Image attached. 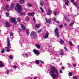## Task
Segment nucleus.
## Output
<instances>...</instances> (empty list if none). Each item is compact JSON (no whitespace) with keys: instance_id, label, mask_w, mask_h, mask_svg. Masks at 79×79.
I'll use <instances>...</instances> for the list:
<instances>
[{"instance_id":"obj_1","label":"nucleus","mask_w":79,"mask_h":79,"mask_svg":"<svg viewBox=\"0 0 79 79\" xmlns=\"http://www.w3.org/2000/svg\"><path fill=\"white\" fill-rule=\"evenodd\" d=\"M51 71L49 72L50 76L53 78H56L59 76V72L58 71L55 67L51 68Z\"/></svg>"},{"instance_id":"obj_2","label":"nucleus","mask_w":79,"mask_h":79,"mask_svg":"<svg viewBox=\"0 0 79 79\" xmlns=\"http://www.w3.org/2000/svg\"><path fill=\"white\" fill-rule=\"evenodd\" d=\"M7 47H6V49H7L6 51L7 52H9L10 51V46H11V44H10V39L9 37H7Z\"/></svg>"},{"instance_id":"obj_3","label":"nucleus","mask_w":79,"mask_h":79,"mask_svg":"<svg viewBox=\"0 0 79 79\" xmlns=\"http://www.w3.org/2000/svg\"><path fill=\"white\" fill-rule=\"evenodd\" d=\"M36 35H37V33L35 31L32 32L30 35L31 37L33 39H36Z\"/></svg>"},{"instance_id":"obj_4","label":"nucleus","mask_w":79,"mask_h":79,"mask_svg":"<svg viewBox=\"0 0 79 79\" xmlns=\"http://www.w3.org/2000/svg\"><path fill=\"white\" fill-rule=\"evenodd\" d=\"M16 6L17 7V9L19 13H21V6H20V4H16Z\"/></svg>"},{"instance_id":"obj_5","label":"nucleus","mask_w":79,"mask_h":79,"mask_svg":"<svg viewBox=\"0 0 79 79\" xmlns=\"http://www.w3.org/2000/svg\"><path fill=\"white\" fill-rule=\"evenodd\" d=\"M54 32L55 33V35L57 36V37H60L59 35V33H58V28H56L54 30Z\"/></svg>"},{"instance_id":"obj_6","label":"nucleus","mask_w":79,"mask_h":79,"mask_svg":"<svg viewBox=\"0 0 79 79\" xmlns=\"http://www.w3.org/2000/svg\"><path fill=\"white\" fill-rule=\"evenodd\" d=\"M33 51L34 52L35 54L37 56H39L40 55V52L36 49H34Z\"/></svg>"},{"instance_id":"obj_7","label":"nucleus","mask_w":79,"mask_h":79,"mask_svg":"<svg viewBox=\"0 0 79 79\" xmlns=\"http://www.w3.org/2000/svg\"><path fill=\"white\" fill-rule=\"evenodd\" d=\"M11 23H14V24H17V21H16V19L15 18H11Z\"/></svg>"},{"instance_id":"obj_8","label":"nucleus","mask_w":79,"mask_h":79,"mask_svg":"<svg viewBox=\"0 0 79 79\" xmlns=\"http://www.w3.org/2000/svg\"><path fill=\"white\" fill-rule=\"evenodd\" d=\"M49 35V33L48 32H46V34L44 36V39H48V36Z\"/></svg>"},{"instance_id":"obj_9","label":"nucleus","mask_w":79,"mask_h":79,"mask_svg":"<svg viewBox=\"0 0 79 79\" xmlns=\"http://www.w3.org/2000/svg\"><path fill=\"white\" fill-rule=\"evenodd\" d=\"M5 24L6 27H10V24L8 22H6Z\"/></svg>"},{"instance_id":"obj_10","label":"nucleus","mask_w":79,"mask_h":79,"mask_svg":"<svg viewBox=\"0 0 79 79\" xmlns=\"http://www.w3.org/2000/svg\"><path fill=\"white\" fill-rule=\"evenodd\" d=\"M19 2L20 4H23V3H24V0H20L19 1Z\"/></svg>"},{"instance_id":"obj_11","label":"nucleus","mask_w":79,"mask_h":79,"mask_svg":"<svg viewBox=\"0 0 79 79\" xmlns=\"http://www.w3.org/2000/svg\"><path fill=\"white\" fill-rule=\"evenodd\" d=\"M68 3H69V1L68 0H65V3L66 5L68 6L69 5V4Z\"/></svg>"},{"instance_id":"obj_12","label":"nucleus","mask_w":79,"mask_h":79,"mask_svg":"<svg viewBox=\"0 0 79 79\" xmlns=\"http://www.w3.org/2000/svg\"><path fill=\"white\" fill-rule=\"evenodd\" d=\"M35 27L37 29H39L40 27V24H36L35 26Z\"/></svg>"},{"instance_id":"obj_13","label":"nucleus","mask_w":79,"mask_h":79,"mask_svg":"<svg viewBox=\"0 0 79 79\" xmlns=\"http://www.w3.org/2000/svg\"><path fill=\"white\" fill-rule=\"evenodd\" d=\"M21 26L22 27V29L24 31L26 30V27H25V26H24V25L21 24Z\"/></svg>"},{"instance_id":"obj_14","label":"nucleus","mask_w":79,"mask_h":79,"mask_svg":"<svg viewBox=\"0 0 79 79\" xmlns=\"http://www.w3.org/2000/svg\"><path fill=\"white\" fill-rule=\"evenodd\" d=\"M26 33L28 35H29V30H28V29H26Z\"/></svg>"},{"instance_id":"obj_15","label":"nucleus","mask_w":79,"mask_h":79,"mask_svg":"<svg viewBox=\"0 0 79 79\" xmlns=\"http://www.w3.org/2000/svg\"><path fill=\"white\" fill-rule=\"evenodd\" d=\"M35 46L36 47H37L38 48H40V45L38 44H35Z\"/></svg>"},{"instance_id":"obj_16","label":"nucleus","mask_w":79,"mask_h":79,"mask_svg":"<svg viewBox=\"0 0 79 79\" xmlns=\"http://www.w3.org/2000/svg\"><path fill=\"white\" fill-rule=\"evenodd\" d=\"M27 15L28 16H34V13H28Z\"/></svg>"},{"instance_id":"obj_17","label":"nucleus","mask_w":79,"mask_h":79,"mask_svg":"<svg viewBox=\"0 0 79 79\" xmlns=\"http://www.w3.org/2000/svg\"><path fill=\"white\" fill-rule=\"evenodd\" d=\"M60 43L61 44H64V41L63 40L61 39L60 41Z\"/></svg>"},{"instance_id":"obj_18","label":"nucleus","mask_w":79,"mask_h":79,"mask_svg":"<svg viewBox=\"0 0 79 79\" xmlns=\"http://www.w3.org/2000/svg\"><path fill=\"white\" fill-rule=\"evenodd\" d=\"M48 23H49V24H51L52 23V20H51V19H49L48 20V22H47Z\"/></svg>"},{"instance_id":"obj_19","label":"nucleus","mask_w":79,"mask_h":79,"mask_svg":"<svg viewBox=\"0 0 79 79\" xmlns=\"http://www.w3.org/2000/svg\"><path fill=\"white\" fill-rule=\"evenodd\" d=\"M64 55V51L62 50L60 52V55Z\"/></svg>"},{"instance_id":"obj_20","label":"nucleus","mask_w":79,"mask_h":79,"mask_svg":"<svg viewBox=\"0 0 79 79\" xmlns=\"http://www.w3.org/2000/svg\"><path fill=\"white\" fill-rule=\"evenodd\" d=\"M69 44L71 47L73 46V43H72V42L71 41H69Z\"/></svg>"},{"instance_id":"obj_21","label":"nucleus","mask_w":79,"mask_h":79,"mask_svg":"<svg viewBox=\"0 0 79 79\" xmlns=\"http://www.w3.org/2000/svg\"><path fill=\"white\" fill-rule=\"evenodd\" d=\"M9 7L10 6H9V5L7 4L6 6L5 7V8H6V10H7V9H8V8H9Z\"/></svg>"},{"instance_id":"obj_22","label":"nucleus","mask_w":79,"mask_h":79,"mask_svg":"<svg viewBox=\"0 0 79 79\" xmlns=\"http://www.w3.org/2000/svg\"><path fill=\"white\" fill-rule=\"evenodd\" d=\"M65 19L66 21H68V22H69L70 21V20H69V19L67 18L66 16L65 17Z\"/></svg>"},{"instance_id":"obj_23","label":"nucleus","mask_w":79,"mask_h":79,"mask_svg":"<svg viewBox=\"0 0 79 79\" xmlns=\"http://www.w3.org/2000/svg\"><path fill=\"white\" fill-rule=\"evenodd\" d=\"M27 6L29 7H32V4L30 3H28L27 4Z\"/></svg>"},{"instance_id":"obj_24","label":"nucleus","mask_w":79,"mask_h":79,"mask_svg":"<svg viewBox=\"0 0 79 79\" xmlns=\"http://www.w3.org/2000/svg\"><path fill=\"white\" fill-rule=\"evenodd\" d=\"M74 22H72L69 24V26H70V27L72 26H73V25L74 24Z\"/></svg>"},{"instance_id":"obj_25","label":"nucleus","mask_w":79,"mask_h":79,"mask_svg":"<svg viewBox=\"0 0 79 79\" xmlns=\"http://www.w3.org/2000/svg\"><path fill=\"white\" fill-rule=\"evenodd\" d=\"M4 65L2 64V62L0 61V67H3Z\"/></svg>"},{"instance_id":"obj_26","label":"nucleus","mask_w":79,"mask_h":79,"mask_svg":"<svg viewBox=\"0 0 79 79\" xmlns=\"http://www.w3.org/2000/svg\"><path fill=\"white\" fill-rule=\"evenodd\" d=\"M15 7V4H12L11 5V8H14V7Z\"/></svg>"},{"instance_id":"obj_27","label":"nucleus","mask_w":79,"mask_h":79,"mask_svg":"<svg viewBox=\"0 0 79 79\" xmlns=\"http://www.w3.org/2000/svg\"><path fill=\"white\" fill-rule=\"evenodd\" d=\"M35 63L36 64H39V60H37L35 61Z\"/></svg>"},{"instance_id":"obj_28","label":"nucleus","mask_w":79,"mask_h":79,"mask_svg":"<svg viewBox=\"0 0 79 79\" xmlns=\"http://www.w3.org/2000/svg\"><path fill=\"white\" fill-rule=\"evenodd\" d=\"M40 9L42 13H44V9L42 8L41 7H40Z\"/></svg>"},{"instance_id":"obj_29","label":"nucleus","mask_w":79,"mask_h":79,"mask_svg":"<svg viewBox=\"0 0 79 79\" xmlns=\"http://www.w3.org/2000/svg\"><path fill=\"white\" fill-rule=\"evenodd\" d=\"M4 52H5V49L4 48H3L2 50L1 51V53H3Z\"/></svg>"},{"instance_id":"obj_30","label":"nucleus","mask_w":79,"mask_h":79,"mask_svg":"<svg viewBox=\"0 0 79 79\" xmlns=\"http://www.w3.org/2000/svg\"><path fill=\"white\" fill-rule=\"evenodd\" d=\"M73 4L75 6H77V3L76 2H74Z\"/></svg>"},{"instance_id":"obj_31","label":"nucleus","mask_w":79,"mask_h":79,"mask_svg":"<svg viewBox=\"0 0 79 79\" xmlns=\"http://www.w3.org/2000/svg\"><path fill=\"white\" fill-rule=\"evenodd\" d=\"M40 5L41 6H44V3L42 2V1H40Z\"/></svg>"},{"instance_id":"obj_32","label":"nucleus","mask_w":79,"mask_h":79,"mask_svg":"<svg viewBox=\"0 0 79 79\" xmlns=\"http://www.w3.org/2000/svg\"><path fill=\"white\" fill-rule=\"evenodd\" d=\"M17 21L18 22H21V19H20V18H18L17 19Z\"/></svg>"},{"instance_id":"obj_33","label":"nucleus","mask_w":79,"mask_h":79,"mask_svg":"<svg viewBox=\"0 0 79 79\" xmlns=\"http://www.w3.org/2000/svg\"><path fill=\"white\" fill-rule=\"evenodd\" d=\"M69 74L70 76H73V73L71 72L69 73Z\"/></svg>"},{"instance_id":"obj_34","label":"nucleus","mask_w":79,"mask_h":79,"mask_svg":"<svg viewBox=\"0 0 79 79\" xmlns=\"http://www.w3.org/2000/svg\"><path fill=\"white\" fill-rule=\"evenodd\" d=\"M25 19L27 21H28L29 19V18L27 16L26 17Z\"/></svg>"},{"instance_id":"obj_35","label":"nucleus","mask_w":79,"mask_h":79,"mask_svg":"<svg viewBox=\"0 0 79 79\" xmlns=\"http://www.w3.org/2000/svg\"><path fill=\"white\" fill-rule=\"evenodd\" d=\"M52 21H56V18L54 17L53 19H52Z\"/></svg>"},{"instance_id":"obj_36","label":"nucleus","mask_w":79,"mask_h":79,"mask_svg":"<svg viewBox=\"0 0 79 79\" xmlns=\"http://www.w3.org/2000/svg\"><path fill=\"white\" fill-rule=\"evenodd\" d=\"M10 58V60H12L13 59V56L11 55H10L9 56Z\"/></svg>"},{"instance_id":"obj_37","label":"nucleus","mask_w":79,"mask_h":79,"mask_svg":"<svg viewBox=\"0 0 79 79\" xmlns=\"http://www.w3.org/2000/svg\"><path fill=\"white\" fill-rule=\"evenodd\" d=\"M6 15L7 17H9V14L8 12H6Z\"/></svg>"},{"instance_id":"obj_38","label":"nucleus","mask_w":79,"mask_h":79,"mask_svg":"<svg viewBox=\"0 0 79 79\" xmlns=\"http://www.w3.org/2000/svg\"><path fill=\"white\" fill-rule=\"evenodd\" d=\"M67 65H68V66H72V65L71 64L69 63H68Z\"/></svg>"},{"instance_id":"obj_39","label":"nucleus","mask_w":79,"mask_h":79,"mask_svg":"<svg viewBox=\"0 0 79 79\" xmlns=\"http://www.w3.org/2000/svg\"><path fill=\"white\" fill-rule=\"evenodd\" d=\"M57 11H55L54 12V15H56V13H57Z\"/></svg>"},{"instance_id":"obj_40","label":"nucleus","mask_w":79,"mask_h":79,"mask_svg":"<svg viewBox=\"0 0 79 79\" xmlns=\"http://www.w3.org/2000/svg\"><path fill=\"white\" fill-rule=\"evenodd\" d=\"M10 36H13V34L12 32H10Z\"/></svg>"},{"instance_id":"obj_41","label":"nucleus","mask_w":79,"mask_h":79,"mask_svg":"<svg viewBox=\"0 0 79 79\" xmlns=\"http://www.w3.org/2000/svg\"><path fill=\"white\" fill-rule=\"evenodd\" d=\"M59 27H60V28H61V29L63 28V25H60L59 26Z\"/></svg>"},{"instance_id":"obj_42","label":"nucleus","mask_w":79,"mask_h":79,"mask_svg":"<svg viewBox=\"0 0 79 79\" xmlns=\"http://www.w3.org/2000/svg\"><path fill=\"white\" fill-rule=\"evenodd\" d=\"M40 61L41 62V63H42V64H44V61L41 60H40Z\"/></svg>"},{"instance_id":"obj_43","label":"nucleus","mask_w":79,"mask_h":79,"mask_svg":"<svg viewBox=\"0 0 79 79\" xmlns=\"http://www.w3.org/2000/svg\"><path fill=\"white\" fill-rule=\"evenodd\" d=\"M64 50H65L66 51H68V49L66 48V47H64Z\"/></svg>"},{"instance_id":"obj_44","label":"nucleus","mask_w":79,"mask_h":79,"mask_svg":"<svg viewBox=\"0 0 79 79\" xmlns=\"http://www.w3.org/2000/svg\"><path fill=\"white\" fill-rule=\"evenodd\" d=\"M73 79H77V77H76V76H75L74 77H73Z\"/></svg>"},{"instance_id":"obj_45","label":"nucleus","mask_w":79,"mask_h":79,"mask_svg":"<svg viewBox=\"0 0 79 79\" xmlns=\"http://www.w3.org/2000/svg\"><path fill=\"white\" fill-rule=\"evenodd\" d=\"M47 15H51V13L50 12L48 13Z\"/></svg>"},{"instance_id":"obj_46","label":"nucleus","mask_w":79,"mask_h":79,"mask_svg":"<svg viewBox=\"0 0 79 79\" xmlns=\"http://www.w3.org/2000/svg\"><path fill=\"white\" fill-rule=\"evenodd\" d=\"M73 66H74V67H76V64H73Z\"/></svg>"},{"instance_id":"obj_47","label":"nucleus","mask_w":79,"mask_h":79,"mask_svg":"<svg viewBox=\"0 0 79 79\" xmlns=\"http://www.w3.org/2000/svg\"><path fill=\"white\" fill-rule=\"evenodd\" d=\"M74 2V0H71V2H72V3H73Z\"/></svg>"},{"instance_id":"obj_48","label":"nucleus","mask_w":79,"mask_h":79,"mask_svg":"<svg viewBox=\"0 0 79 79\" xmlns=\"http://www.w3.org/2000/svg\"><path fill=\"white\" fill-rule=\"evenodd\" d=\"M6 72H7V74H8L9 73V70H6Z\"/></svg>"},{"instance_id":"obj_49","label":"nucleus","mask_w":79,"mask_h":79,"mask_svg":"<svg viewBox=\"0 0 79 79\" xmlns=\"http://www.w3.org/2000/svg\"><path fill=\"white\" fill-rule=\"evenodd\" d=\"M33 19L35 22V18H33Z\"/></svg>"},{"instance_id":"obj_50","label":"nucleus","mask_w":79,"mask_h":79,"mask_svg":"<svg viewBox=\"0 0 79 79\" xmlns=\"http://www.w3.org/2000/svg\"><path fill=\"white\" fill-rule=\"evenodd\" d=\"M40 32H42V30H40L38 31V32L39 33Z\"/></svg>"},{"instance_id":"obj_51","label":"nucleus","mask_w":79,"mask_h":79,"mask_svg":"<svg viewBox=\"0 0 79 79\" xmlns=\"http://www.w3.org/2000/svg\"><path fill=\"white\" fill-rule=\"evenodd\" d=\"M48 12H49V13H51L52 12V10H48Z\"/></svg>"},{"instance_id":"obj_52","label":"nucleus","mask_w":79,"mask_h":79,"mask_svg":"<svg viewBox=\"0 0 79 79\" xmlns=\"http://www.w3.org/2000/svg\"><path fill=\"white\" fill-rule=\"evenodd\" d=\"M56 23L58 24H59V23H60V21H57Z\"/></svg>"},{"instance_id":"obj_53","label":"nucleus","mask_w":79,"mask_h":79,"mask_svg":"<svg viewBox=\"0 0 79 79\" xmlns=\"http://www.w3.org/2000/svg\"><path fill=\"white\" fill-rule=\"evenodd\" d=\"M14 68H15V69H16V68H17V66H15L14 67Z\"/></svg>"},{"instance_id":"obj_54","label":"nucleus","mask_w":79,"mask_h":79,"mask_svg":"<svg viewBox=\"0 0 79 79\" xmlns=\"http://www.w3.org/2000/svg\"><path fill=\"white\" fill-rule=\"evenodd\" d=\"M45 20H46V23H48V20L47 19H45Z\"/></svg>"},{"instance_id":"obj_55","label":"nucleus","mask_w":79,"mask_h":79,"mask_svg":"<svg viewBox=\"0 0 79 79\" xmlns=\"http://www.w3.org/2000/svg\"><path fill=\"white\" fill-rule=\"evenodd\" d=\"M60 73H62V70H60Z\"/></svg>"},{"instance_id":"obj_56","label":"nucleus","mask_w":79,"mask_h":79,"mask_svg":"<svg viewBox=\"0 0 79 79\" xmlns=\"http://www.w3.org/2000/svg\"><path fill=\"white\" fill-rule=\"evenodd\" d=\"M61 69H64V67H62L61 68Z\"/></svg>"},{"instance_id":"obj_57","label":"nucleus","mask_w":79,"mask_h":79,"mask_svg":"<svg viewBox=\"0 0 79 79\" xmlns=\"http://www.w3.org/2000/svg\"><path fill=\"white\" fill-rule=\"evenodd\" d=\"M25 55H26V56H28V55H27V53H26L25 54Z\"/></svg>"},{"instance_id":"obj_58","label":"nucleus","mask_w":79,"mask_h":79,"mask_svg":"<svg viewBox=\"0 0 79 79\" xmlns=\"http://www.w3.org/2000/svg\"><path fill=\"white\" fill-rule=\"evenodd\" d=\"M64 26H67V24L66 23H64Z\"/></svg>"},{"instance_id":"obj_59","label":"nucleus","mask_w":79,"mask_h":79,"mask_svg":"<svg viewBox=\"0 0 79 79\" xmlns=\"http://www.w3.org/2000/svg\"><path fill=\"white\" fill-rule=\"evenodd\" d=\"M47 0H45V2H47Z\"/></svg>"},{"instance_id":"obj_60","label":"nucleus","mask_w":79,"mask_h":79,"mask_svg":"<svg viewBox=\"0 0 79 79\" xmlns=\"http://www.w3.org/2000/svg\"><path fill=\"white\" fill-rule=\"evenodd\" d=\"M36 78H37V77H35L34 79H36Z\"/></svg>"},{"instance_id":"obj_61","label":"nucleus","mask_w":79,"mask_h":79,"mask_svg":"<svg viewBox=\"0 0 79 79\" xmlns=\"http://www.w3.org/2000/svg\"><path fill=\"white\" fill-rule=\"evenodd\" d=\"M7 1H10V0H6Z\"/></svg>"},{"instance_id":"obj_62","label":"nucleus","mask_w":79,"mask_h":79,"mask_svg":"<svg viewBox=\"0 0 79 79\" xmlns=\"http://www.w3.org/2000/svg\"><path fill=\"white\" fill-rule=\"evenodd\" d=\"M20 33V31H19V33Z\"/></svg>"},{"instance_id":"obj_63","label":"nucleus","mask_w":79,"mask_h":79,"mask_svg":"<svg viewBox=\"0 0 79 79\" xmlns=\"http://www.w3.org/2000/svg\"><path fill=\"white\" fill-rule=\"evenodd\" d=\"M2 9H3V7H2Z\"/></svg>"},{"instance_id":"obj_64","label":"nucleus","mask_w":79,"mask_h":79,"mask_svg":"<svg viewBox=\"0 0 79 79\" xmlns=\"http://www.w3.org/2000/svg\"><path fill=\"white\" fill-rule=\"evenodd\" d=\"M19 30H21V29H19Z\"/></svg>"}]
</instances>
